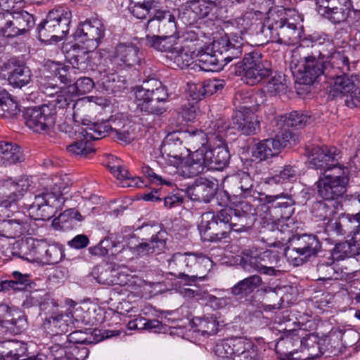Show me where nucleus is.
Segmentation results:
<instances>
[{"mask_svg": "<svg viewBox=\"0 0 360 360\" xmlns=\"http://www.w3.org/2000/svg\"><path fill=\"white\" fill-rule=\"evenodd\" d=\"M166 241V233L160 231L153 235L148 241L141 242L134 247H130L129 249L134 255L139 257L157 255L165 250Z\"/></svg>", "mask_w": 360, "mask_h": 360, "instance_id": "f3484780", "label": "nucleus"}, {"mask_svg": "<svg viewBox=\"0 0 360 360\" xmlns=\"http://www.w3.org/2000/svg\"><path fill=\"white\" fill-rule=\"evenodd\" d=\"M217 184L206 178L196 179L193 185L188 186L186 193L193 201L210 202L215 196Z\"/></svg>", "mask_w": 360, "mask_h": 360, "instance_id": "a211bd4d", "label": "nucleus"}, {"mask_svg": "<svg viewBox=\"0 0 360 360\" xmlns=\"http://www.w3.org/2000/svg\"><path fill=\"white\" fill-rule=\"evenodd\" d=\"M143 58L139 47L131 42H119L108 53V58L113 63L126 66L139 65Z\"/></svg>", "mask_w": 360, "mask_h": 360, "instance_id": "ddd939ff", "label": "nucleus"}, {"mask_svg": "<svg viewBox=\"0 0 360 360\" xmlns=\"http://www.w3.org/2000/svg\"><path fill=\"white\" fill-rule=\"evenodd\" d=\"M180 165L183 168V172L189 177L198 176L209 170L203 147L197 148L193 153L189 152Z\"/></svg>", "mask_w": 360, "mask_h": 360, "instance_id": "412c9836", "label": "nucleus"}, {"mask_svg": "<svg viewBox=\"0 0 360 360\" xmlns=\"http://www.w3.org/2000/svg\"><path fill=\"white\" fill-rule=\"evenodd\" d=\"M350 6V3L347 1V3L340 4L338 8L330 11V13H327V14L323 16L333 23L339 24L342 22H345L348 18L351 12Z\"/></svg>", "mask_w": 360, "mask_h": 360, "instance_id": "e2e57ef3", "label": "nucleus"}, {"mask_svg": "<svg viewBox=\"0 0 360 360\" xmlns=\"http://www.w3.org/2000/svg\"><path fill=\"white\" fill-rule=\"evenodd\" d=\"M195 320L198 330L202 335H211L217 333L219 323L216 318L213 316L198 317Z\"/></svg>", "mask_w": 360, "mask_h": 360, "instance_id": "13d9d810", "label": "nucleus"}, {"mask_svg": "<svg viewBox=\"0 0 360 360\" xmlns=\"http://www.w3.org/2000/svg\"><path fill=\"white\" fill-rule=\"evenodd\" d=\"M45 360H68L67 345L53 344L44 354Z\"/></svg>", "mask_w": 360, "mask_h": 360, "instance_id": "774afa93", "label": "nucleus"}, {"mask_svg": "<svg viewBox=\"0 0 360 360\" xmlns=\"http://www.w3.org/2000/svg\"><path fill=\"white\" fill-rule=\"evenodd\" d=\"M30 220L24 215L22 218L6 219L0 221V236L7 238H17L28 234L30 229Z\"/></svg>", "mask_w": 360, "mask_h": 360, "instance_id": "5701e85b", "label": "nucleus"}, {"mask_svg": "<svg viewBox=\"0 0 360 360\" xmlns=\"http://www.w3.org/2000/svg\"><path fill=\"white\" fill-rule=\"evenodd\" d=\"M187 261L188 252L174 253L172 258L168 260L169 266L179 272L178 278L185 280L188 285L195 283L198 279L202 280L204 276H198V274H187Z\"/></svg>", "mask_w": 360, "mask_h": 360, "instance_id": "c756f323", "label": "nucleus"}, {"mask_svg": "<svg viewBox=\"0 0 360 360\" xmlns=\"http://www.w3.org/2000/svg\"><path fill=\"white\" fill-rule=\"evenodd\" d=\"M309 117L299 111H292L278 117L277 124L285 131L291 128H302L309 120Z\"/></svg>", "mask_w": 360, "mask_h": 360, "instance_id": "4c0bfd02", "label": "nucleus"}, {"mask_svg": "<svg viewBox=\"0 0 360 360\" xmlns=\"http://www.w3.org/2000/svg\"><path fill=\"white\" fill-rule=\"evenodd\" d=\"M166 14L163 10L157 8L148 17L146 29L149 32H161L162 18Z\"/></svg>", "mask_w": 360, "mask_h": 360, "instance_id": "338daca9", "label": "nucleus"}, {"mask_svg": "<svg viewBox=\"0 0 360 360\" xmlns=\"http://www.w3.org/2000/svg\"><path fill=\"white\" fill-rule=\"evenodd\" d=\"M262 52L252 49L245 53L242 61L237 63L238 75H243L247 84L256 85L268 78L272 74V65L270 61L263 58Z\"/></svg>", "mask_w": 360, "mask_h": 360, "instance_id": "20e7f679", "label": "nucleus"}, {"mask_svg": "<svg viewBox=\"0 0 360 360\" xmlns=\"http://www.w3.org/2000/svg\"><path fill=\"white\" fill-rule=\"evenodd\" d=\"M11 276L13 279L5 280L8 292L10 290L21 291L27 287L31 288L33 284L29 274H22L18 271H14L12 272Z\"/></svg>", "mask_w": 360, "mask_h": 360, "instance_id": "3c124183", "label": "nucleus"}, {"mask_svg": "<svg viewBox=\"0 0 360 360\" xmlns=\"http://www.w3.org/2000/svg\"><path fill=\"white\" fill-rule=\"evenodd\" d=\"M0 159L4 165H11L23 160L21 148L16 143L0 141Z\"/></svg>", "mask_w": 360, "mask_h": 360, "instance_id": "c9c22d12", "label": "nucleus"}, {"mask_svg": "<svg viewBox=\"0 0 360 360\" xmlns=\"http://www.w3.org/2000/svg\"><path fill=\"white\" fill-rule=\"evenodd\" d=\"M20 112L18 104L5 89L0 88V117L12 119L18 115Z\"/></svg>", "mask_w": 360, "mask_h": 360, "instance_id": "37998d69", "label": "nucleus"}, {"mask_svg": "<svg viewBox=\"0 0 360 360\" xmlns=\"http://www.w3.org/2000/svg\"><path fill=\"white\" fill-rule=\"evenodd\" d=\"M340 217L346 234L352 235L360 250V212L355 214H341Z\"/></svg>", "mask_w": 360, "mask_h": 360, "instance_id": "79ce46f5", "label": "nucleus"}, {"mask_svg": "<svg viewBox=\"0 0 360 360\" xmlns=\"http://www.w3.org/2000/svg\"><path fill=\"white\" fill-rule=\"evenodd\" d=\"M283 134L282 136H283ZM288 140L279 135L274 139H267L260 141L252 146V156L259 161L266 160L278 155L281 150L287 145Z\"/></svg>", "mask_w": 360, "mask_h": 360, "instance_id": "dca6fc26", "label": "nucleus"}, {"mask_svg": "<svg viewBox=\"0 0 360 360\" xmlns=\"http://www.w3.org/2000/svg\"><path fill=\"white\" fill-rule=\"evenodd\" d=\"M231 128L245 136L256 134L260 130L259 121L254 112H236L232 117Z\"/></svg>", "mask_w": 360, "mask_h": 360, "instance_id": "4be33fe9", "label": "nucleus"}, {"mask_svg": "<svg viewBox=\"0 0 360 360\" xmlns=\"http://www.w3.org/2000/svg\"><path fill=\"white\" fill-rule=\"evenodd\" d=\"M249 219L246 212L228 207L216 213L207 212L199 226L201 238L211 243L221 242L231 231H245L250 226Z\"/></svg>", "mask_w": 360, "mask_h": 360, "instance_id": "f257e3e1", "label": "nucleus"}, {"mask_svg": "<svg viewBox=\"0 0 360 360\" xmlns=\"http://www.w3.org/2000/svg\"><path fill=\"white\" fill-rule=\"evenodd\" d=\"M240 41V45H243L244 39L241 34H231L230 35L225 34L224 37H220L213 44V49L216 51L227 50V48H233L234 41Z\"/></svg>", "mask_w": 360, "mask_h": 360, "instance_id": "0e129e2a", "label": "nucleus"}, {"mask_svg": "<svg viewBox=\"0 0 360 360\" xmlns=\"http://www.w3.org/2000/svg\"><path fill=\"white\" fill-rule=\"evenodd\" d=\"M338 154V150L335 147L309 145L305 148V155L307 156L309 167L319 169L321 172L334 166H340L339 164L333 163L336 160Z\"/></svg>", "mask_w": 360, "mask_h": 360, "instance_id": "f8f14e48", "label": "nucleus"}, {"mask_svg": "<svg viewBox=\"0 0 360 360\" xmlns=\"http://www.w3.org/2000/svg\"><path fill=\"white\" fill-rule=\"evenodd\" d=\"M43 327L49 334L57 335L67 331L68 325L62 311L56 309L46 317Z\"/></svg>", "mask_w": 360, "mask_h": 360, "instance_id": "f704fd0d", "label": "nucleus"}, {"mask_svg": "<svg viewBox=\"0 0 360 360\" xmlns=\"http://www.w3.org/2000/svg\"><path fill=\"white\" fill-rule=\"evenodd\" d=\"M94 273L97 274L96 279L99 283L107 285H122L119 277L117 276V270L110 266L98 267Z\"/></svg>", "mask_w": 360, "mask_h": 360, "instance_id": "864d4df0", "label": "nucleus"}, {"mask_svg": "<svg viewBox=\"0 0 360 360\" xmlns=\"http://www.w3.org/2000/svg\"><path fill=\"white\" fill-rule=\"evenodd\" d=\"M295 250L307 259L315 256L321 248V242L318 237L312 234H303L294 238Z\"/></svg>", "mask_w": 360, "mask_h": 360, "instance_id": "cd10ccee", "label": "nucleus"}, {"mask_svg": "<svg viewBox=\"0 0 360 360\" xmlns=\"http://www.w3.org/2000/svg\"><path fill=\"white\" fill-rule=\"evenodd\" d=\"M169 94L165 86L161 82L150 79L146 82L145 87L138 88L136 91V99H152L158 101L163 105L167 101Z\"/></svg>", "mask_w": 360, "mask_h": 360, "instance_id": "393cba45", "label": "nucleus"}, {"mask_svg": "<svg viewBox=\"0 0 360 360\" xmlns=\"http://www.w3.org/2000/svg\"><path fill=\"white\" fill-rule=\"evenodd\" d=\"M10 188L11 194L15 200V205L23 197L25 193L30 187V183L27 179H20L18 181H13L11 179H6Z\"/></svg>", "mask_w": 360, "mask_h": 360, "instance_id": "052dcab7", "label": "nucleus"}, {"mask_svg": "<svg viewBox=\"0 0 360 360\" xmlns=\"http://www.w3.org/2000/svg\"><path fill=\"white\" fill-rule=\"evenodd\" d=\"M224 0H189L185 4V8L179 14V18L184 23L193 25L198 20L213 15L214 10L223 6Z\"/></svg>", "mask_w": 360, "mask_h": 360, "instance_id": "9b49d317", "label": "nucleus"}, {"mask_svg": "<svg viewBox=\"0 0 360 360\" xmlns=\"http://www.w3.org/2000/svg\"><path fill=\"white\" fill-rule=\"evenodd\" d=\"M195 56H198V66L203 71H218L223 66L222 56L216 52V49H214V53L212 54L206 52L200 53L198 51Z\"/></svg>", "mask_w": 360, "mask_h": 360, "instance_id": "58836bf2", "label": "nucleus"}, {"mask_svg": "<svg viewBox=\"0 0 360 360\" xmlns=\"http://www.w3.org/2000/svg\"><path fill=\"white\" fill-rule=\"evenodd\" d=\"M105 120L101 122H93L86 129H83L86 138L89 140H98L105 137L108 133L112 134V121Z\"/></svg>", "mask_w": 360, "mask_h": 360, "instance_id": "09e8293b", "label": "nucleus"}, {"mask_svg": "<svg viewBox=\"0 0 360 360\" xmlns=\"http://www.w3.org/2000/svg\"><path fill=\"white\" fill-rule=\"evenodd\" d=\"M233 105L238 110L243 112H255L257 110L258 104L256 103V98L248 91H238L233 98Z\"/></svg>", "mask_w": 360, "mask_h": 360, "instance_id": "49530a36", "label": "nucleus"}, {"mask_svg": "<svg viewBox=\"0 0 360 360\" xmlns=\"http://www.w3.org/2000/svg\"><path fill=\"white\" fill-rule=\"evenodd\" d=\"M216 356L229 360H259L258 348L241 338L222 340L214 347Z\"/></svg>", "mask_w": 360, "mask_h": 360, "instance_id": "423d86ee", "label": "nucleus"}, {"mask_svg": "<svg viewBox=\"0 0 360 360\" xmlns=\"http://www.w3.org/2000/svg\"><path fill=\"white\" fill-rule=\"evenodd\" d=\"M157 7L155 0H148L134 5L130 8V12L136 18L143 20L149 17Z\"/></svg>", "mask_w": 360, "mask_h": 360, "instance_id": "bf43d9fd", "label": "nucleus"}, {"mask_svg": "<svg viewBox=\"0 0 360 360\" xmlns=\"http://www.w3.org/2000/svg\"><path fill=\"white\" fill-rule=\"evenodd\" d=\"M185 46L186 45L181 47L176 46L168 56L172 63L170 65H173V68L184 69L190 65L193 56L195 54V50L190 49L191 54H188L185 51Z\"/></svg>", "mask_w": 360, "mask_h": 360, "instance_id": "8fccbe9b", "label": "nucleus"}, {"mask_svg": "<svg viewBox=\"0 0 360 360\" xmlns=\"http://www.w3.org/2000/svg\"><path fill=\"white\" fill-rule=\"evenodd\" d=\"M73 219L82 221L84 217L75 209H68L53 219V226L56 229L65 230L70 227Z\"/></svg>", "mask_w": 360, "mask_h": 360, "instance_id": "603ef678", "label": "nucleus"}, {"mask_svg": "<svg viewBox=\"0 0 360 360\" xmlns=\"http://www.w3.org/2000/svg\"><path fill=\"white\" fill-rule=\"evenodd\" d=\"M72 13L68 8L58 7L50 11L37 26V38L41 42L59 41L69 32Z\"/></svg>", "mask_w": 360, "mask_h": 360, "instance_id": "7ed1b4c3", "label": "nucleus"}, {"mask_svg": "<svg viewBox=\"0 0 360 360\" xmlns=\"http://www.w3.org/2000/svg\"><path fill=\"white\" fill-rule=\"evenodd\" d=\"M226 189L224 191V195L227 198V201L232 202V196H240V177L235 176L228 177L224 181Z\"/></svg>", "mask_w": 360, "mask_h": 360, "instance_id": "69168bd1", "label": "nucleus"}, {"mask_svg": "<svg viewBox=\"0 0 360 360\" xmlns=\"http://www.w3.org/2000/svg\"><path fill=\"white\" fill-rule=\"evenodd\" d=\"M11 71L8 74V81L11 85L16 88H22L31 81V71L23 63L16 59H11L8 62Z\"/></svg>", "mask_w": 360, "mask_h": 360, "instance_id": "a878e982", "label": "nucleus"}, {"mask_svg": "<svg viewBox=\"0 0 360 360\" xmlns=\"http://www.w3.org/2000/svg\"><path fill=\"white\" fill-rule=\"evenodd\" d=\"M65 58L67 62L72 65V68L77 69L81 72H85L93 68L91 53L85 50L77 44L63 46Z\"/></svg>", "mask_w": 360, "mask_h": 360, "instance_id": "6ab92c4d", "label": "nucleus"}, {"mask_svg": "<svg viewBox=\"0 0 360 360\" xmlns=\"http://www.w3.org/2000/svg\"><path fill=\"white\" fill-rule=\"evenodd\" d=\"M47 105H53L55 111L56 108L64 109L72 104L75 106V101L74 100V94L70 93L69 86L68 91L63 90L60 93H57L52 96V100L46 103Z\"/></svg>", "mask_w": 360, "mask_h": 360, "instance_id": "4d7b16f0", "label": "nucleus"}, {"mask_svg": "<svg viewBox=\"0 0 360 360\" xmlns=\"http://www.w3.org/2000/svg\"><path fill=\"white\" fill-rule=\"evenodd\" d=\"M285 9L283 8H271L266 11L267 18L266 19V24L264 26L263 32L266 35L269 32V37L271 34L275 32L280 26L284 23Z\"/></svg>", "mask_w": 360, "mask_h": 360, "instance_id": "a18cd8bd", "label": "nucleus"}, {"mask_svg": "<svg viewBox=\"0 0 360 360\" xmlns=\"http://www.w3.org/2000/svg\"><path fill=\"white\" fill-rule=\"evenodd\" d=\"M330 79L329 94L333 97L338 95L351 94L356 86L358 78L356 75L349 76L347 74H337L334 77H327Z\"/></svg>", "mask_w": 360, "mask_h": 360, "instance_id": "bb28decb", "label": "nucleus"}, {"mask_svg": "<svg viewBox=\"0 0 360 360\" xmlns=\"http://www.w3.org/2000/svg\"><path fill=\"white\" fill-rule=\"evenodd\" d=\"M79 135H82V139L74 141L67 146L68 152L74 156L86 157L89 154L94 153V149L92 144L89 141V138H86L83 128L79 131Z\"/></svg>", "mask_w": 360, "mask_h": 360, "instance_id": "de8ad7c7", "label": "nucleus"}, {"mask_svg": "<svg viewBox=\"0 0 360 360\" xmlns=\"http://www.w3.org/2000/svg\"><path fill=\"white\" fill-rule=\"evenodd\" d=\"M34 25L33 15L21 10L13 12L12 20H7L4 25L0 27V34L6 37H14L25 33Z\"/></svg>", "mask_w": 360, "mask_h": 360, "instance_id": "4468645a", "label": "nucleus"}, {"mask_svg": "<svg viewBox=\"0 0 360 360\" xmlns=\"http://www.w3.org/2000/svg\"><path fill=\"white\" fill-rule=\"evenodd\" d=\"M209 170H222L229 163L230 153L225 144H219L214 148L210 145L203 147Z\"/></svg>", "mask_w": 360, "mask_h": 360, "instance_id": "b1692460", "label": "nucleus"}, {"mask_svg": "<svg viewBox=\"0 0 360 360\" xmlns=\"http://www.w3.org/2000/svg\"><path fill=\"white\" fill-rule=\"evenodd\" d=\"M327 65L326 77H334L337 74H348L351 70L349 60L345 51L333 53Z\"/></svg>", "mask_w": 360, "mask_h": 360, "instance_id": "7c9ffc66", "label": "nucleus"}, {"mask_svg": "<svg viewBox=\"0 0 360 360\" xmlns=\"http://www.w3.org/2000/svg\"><path fill=\"white\" fill-rule=\"evenodd\" d=\"M105 35V27L98 18L88 19L81 22L75 32V36L82 43L89 42V47L96 49Z\"/></svg>", "mask_w": 360, "mask_h": 360, "instance_id": "2eb2a0df", "label": "nucleus"}, {"mask_svg": "<svg viewBox=\"0 0 360 360\" xmlns=\"http://www.w3.org/2000/svg\"><path fill=\"white\" fill-rule=\"evenodd\" d=\"M211 260L202 253L188 252L187 274L201 276L210 265Z\"/></svg>", "mask_w": 360, "mask_h": 360, "instance_id": "c03bdc74", "label": "nucleus"}, {"mask_svg": "<svg viewBox=\"0 0 360 360\" xmlns=\"http://www.w3.org/2000/svg\"><path fill=\"white\" fill-rule=\"evenodd\" d=\"M281 256L277 251L267 250L257 255L245 254L240 265L248 271H257L262 274L278 276L285 272L281 269Z\"/></svg>", "mask_w": 360, "mask_h": 360, "instance_id": "39448f33", "label": "nucleus"}, {"mask_svg": "<svg viewBox=\"0 0 360 360\" xmlns=\"http://www.w3.org/2000/svg\"><path fill=\"white\" fill-rule=\"evenodd\" d=\"M349 181V169L342 166H334L321 172L315 183L317 195L325 201L336 203L345 194Z\"/></svg>", "mask_w": 360, "mask_h": 360, "instance_id": "f03ea898", "label": "nucleus"}, {"mask_svg": "<svg viewBox=\"0 0 360 360\" xmlns=\"http://www.w3.org/2000/svg\"><path fill=\"white\" fill-rule=\"evenodd\" d=\"M311 213L316 221L329 222L337 213V207L333 204H329L328 201L316 200L313 202Z\"/></svg>", "mask_w": 360, "mask_h": 360, "instance_id": "a19ab883", "label": "nucleus"}, {"mask_svg": "<svg viewBox=\"0 0 360 360\" xmlns=\"http://www.w3.org/2000/svg\"><path fill=\"white\" fill-rule=\"evenodd\" d=\"M178 40L179 36L148 34L146 37V44L158 51L170 53L177 45Z\"/></svg>", "mask_w": 360, "mask_h": 360, "instance_id": "72a5a7b5", "label": "nucleus"}, {"mask_svg": "<svg viewBox=\"0 0 360 360\" xmlns=\"http://www.w3.org/2000/svg\"><path fill=\"white\" fill-rule=\"evenodd\" d=\"M183 140L176 134L168 135L161 146V153L167 158L174 159L173 164L179 167L190 152V148L184 146Z\"/></svg>", "mask_w": 360, "mask_h": 360, "instance_id": "aec40b11", "label": "nucleus"}, {"mask_svg": "<svg viewBox=\"0 0 360 360\" xmlns=\"http://www.w3.org/2000/svg\"><path fill=\"white\" fill-rule=\"evenodd\" d=\"M184 139L191 149L196 148L208 147L207 134L201 130L187 131L184 134Z\"/></svg>", "mask_w": 360, "mask_h": 360, "instance_id": "6e6d98bb", "label": "nucleus"}, {"mask_svg": "<svg viewBox=\"0 0 360 360\" xmlns=\"http://www.w3.org/2000/svg\"><path fill=\"white\" fill-rule=\"evenodd\" d=\"M56 115L53 105L44 103L27 108L24 113L25 123L35 132H48L55 126Z\"/></svg>", "mask_w": 360, "mask_h": 360, "instance_id": "1a4fd4ad", "label": "nucleus"}, {"mask_svg": "<svg viewBox=\"0 0 360 360\" xmlns=\"http://www.w3.org/2000/svg\"><path fill=\"white\" fill-rule=\"evenodd\" d=\"M229 129H230L229 124L222 120H217L211 122L207 134L210 136L209 139L217 140L220 144L224 145L225 144L226 134Z\"/></svg>", "mask_w": 360, "mask_h": 360, "instance_id": "5fc2aeb1", "label": "nucleus"}, {"mask_svg": "<svg viewBox=\"0 0 360 360\" xmlns=\"http://www.w3.org/2000/svg\"><path fill=\"white\" fill-rule=\"evenodd\" d=\"M295 66L300 75V82L304 84H312L322 75L326 77L327 62L311 53H302L297 60Z\"/></svg>", "mask_w": 360, "mask_h": 360, "instance_id": "9d476101", "label": "nucleus"}, {"mask_svg": "<svg viewBox=\"0 0 360 360\" xmlns=\"http://www.w3.org/2000/svg\"><path fill=\"white\" fill-rule=\"evenodd\" d=\"M0 322L6 326H13L18 331L23 329L27 325L25 316L18 309L12 308L4 303L0 304Z\"/></svg>", "mask_w": 360, "mask_h": 360, "instance_id": "2f4dec72", "label": "nucleus"}, {"mask_svg": "<svg viewBox=\"0 0 360 360\" xmlns=\"http://www.w3.org/2000/svg\"><path fill=\"white\" fill-rule=\"evenodd\" d=\"M65 188L61 180L57 179L51 191H46L35 196L31 209L38 212L37 215L41 219H51L64 206L65 199L63 191Z\"/></svg>", "mask_w": 360, "mask_h": 360, "instance_id": "0eeeda50", "label": "nucleus"}, {"mask_svg": "<svg viewBox=\"0 0 360 360\" xmlns=\"http://www.w3.org/2000/svg\"><path fill=\"white\" fill-rule=\"evenodd\" d=\"M95 83L93 79L89 77H82L77 79V81L70 84V93L74 95H84L89 93L94 87Z\"/></svg>", "mask_w": 360, "mask_h": 360, "instance_id": "680f3d73", "label": "nucleus"}, {"mask_svg": "<svg viewBox=\"0 0 360 360\" xmlns=\"http://www.w3.org/2000/svg\"><path fill=\"white\" fill-rule=\"evenodd\" d=\"M300 37V30L283 23L275 32L269 37L272 42L290 45L295 44Z\"/></svg>", "mask_w": 360, "mask_h": 360, "instance_id": "e433bc0d", "label": "nucleus"}, {"mask_svg": "<svg viewBox=\"0 0 360 360\" xmlns=\"http://www.w3.org/2000/svg\"><path fill=\"white\" fill-rule=\"evenodd\" d=\"M112 136L118 141L129 144L136 138L131 121L116 118L112 121Z\"/></svg>", "mask_w": 360, "mask_h": 360, "instance_id": "473e14b6", "label": "nucleus"}, {"mask_svg": "<svg viewBox=\"0 0 360 360\" xmlns=\"http://www.w3.org/2000/svg\"><path fill=\"white\" fill-rule=\"evenodd\" d=\"M48 245L42 240L27 238L25 243H22L21 249L25 250L24 256L27 259L30 257L32 259L41 262Z\"/></svg>", "mask_w": 360, "mask_h": 360, "instance_id": "ea45409f", "label": "nucleus"}, {"mask_svg": "<svg viewBox=\"0 0 360 360\" xmlns=\"http://www.w3.org/2000/svg\"><path fill=\"white\" fill-rule=\"evenodd\" d=\"M262 283V278L258 275L250 276L235 284L231 288V293L240 302L247 299L255 289Z\"/></svg>", "mask_w": 360, "mask_h": 360, "instance_id": "c85d7f7f", "label": "nucleus"}, {"mask_svg": "<svg viewBox=\"0 0 360 360\" xmlns=\"http://www.w3.org/2000/svg\"><path fill=\"white\" fill-rule=\"evenodd\" d=\"M261 200L262 203L260 205V210L264 214V218L267 220L285 219L290 223L292 222L291 217L295 211V202L291 195L285 193L266 195Z\"/></svg>", "mask_w": 360, "mask_h": 360, "instance_id": "6e6552de", "label": "nucleus"}]
</instances>
